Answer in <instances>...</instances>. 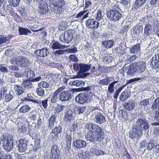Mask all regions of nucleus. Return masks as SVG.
I'll use <instances>...</instances> for the list:
<instances>
[{
  "label": "nucleus",
  "mask_w": 159,
  "mask_h": 159,
  "mask_svg": "<svg viewBox=\"0 0 159 159\" xmlns=\"http://www.w3.org/2000/svg\"><path fill=\"white\" fill-rule=\"evenodd\" d=\"M27 130V127L25 125H23L19 129V131L22 133H24L26 132Z\"/></svg>",
  "instance_id": "69168bd1"
},
{
  "label": "nucleus",
  "mask_w": 159,
  "mask_h": 159,
  "mask_svg": "<svg viewBox=\"0 0 159 159\" xmlns=\"http://www.w3.org/2000/svg\"><path fill=\"white\" fill-rule=\"evenodd\" d=\"M9 70L11 71H17L19 70V68L18 66L16 65H11L8 67Z\"/></svg>",
  "instance_id": "864d4df0"
},
{
  "label": "nucleus",
  "mask_w": 159,
  "mask_h": 159,
  "mask_svg": "<svg viewBox=\"0 0 159 159\" xmlns=\"http://www.w3.org/2000/svg\"><path fill=\"white\" fill-rule=\"evenodd\" d=\"M52 155L58 154L59 153V150L58 149V148L56 145H54L53 146L51 150Z\"/></svg>",
  "instance_id": "09e8293b"
},
{
  "label": "nucleus",
  "mask_w": 159,
  "mask_h": 159,
  "mask_svg": "<svg viewBox=\"0 0 159 159\" xmlns=\"http://www.w3.org/2000/svg\"><path fill=\"white\" fill-rule=\"evenodd\" d=\"M29 62L27 58L24 57H20L16 60V65L20 67H24L28 66Z\"/></svg>",
  "instance_id": "9d476101"
},
{
  "label": "nucleus",
  "mask_w": 159,
  "mask_h": 159,
  "mask_svg": "<svg viewBox=\"0 0 159 159\" xmlns=\"http://www.w3.org/2000/svg\"><path fill=\"white\" fill-rule=\"evenodd\" d=\"M137 57L138 56L135 55L130 56L128 58V61L129 62H132L135 60Z\"/></svg>",
  "instance_id": "338daca9"
},
{
  "label": "nucleus",
  "mask_w": 159,
  "mask_h": 159,
  "mask_svg": "<svg viewBox=\"0 0 159 159\" xmlns=\"http://www.w3.org/2000/svg\"><path fill=\"white\" fill-rule=\"evenodd\" d=\"M69 84L70 85L77 87H82L84 86L85 83L84 81L82 80H76L70 81Z\"/></svg>",
  "instance_id": "b1692460"
},
{
  "label": "nucleus",
  "mask_w": 159,
  "mask_h": 159,
  "mask_svg": "<svg viewBox=\"0 0 159 159\" xmlns=\"http://www.w3.org/2000/svg\"><path fill=\"white\" fill-rule=\"evenodd\" d=\"M50 2L52 5H57V3H60V6L64 5L65 2L64 0H49Z\"/></svg>",
  "instance_id": "ea45409f"
},
{
  "label": "nucleus",
  "mask_w": 159,
  "mask_h": 159,
  "mask_svg": "<svg viewBox=\"0 0 159 159\" xmlns=\"http://www.w3.org/2000/svg\"><path fill=\"white\" fill-rule=\"evenodd\" d=\"M25 73L29 79L34 78L35 76L34 71L30 69H27L25 70Z\"/></svg>",
  "instance_id": "c9c22d12"
},
{
  "label": "nucleus",
  "mask_w": 159,
  "mask_h": 159,
  "mask_svg": "<svg viewBox=\"0 0 159 159\" xmlns=\"http://www.w3.org/2000/svg\"><path fill=\"white\" fill-rule=\"evenodd\" d=\"M75 33V31L74 29L68 30L65 32L64 35L60 36L59 39L63 43H69L72 41Z\"/></svg>",
  "instance_id": "f03ea898"
},
{
  "label": "nucleus",
  "mask_w": 159,
  "mask_h": 159,
  "mask_svg": "<svg viewBox=\"0 0 159 159\" xmlns=\"http://www.w3.org/2000/svg\"><path fill=\"white\" fill-rule=\"evenodd\" d=\"M66 141L67 146L70 147L71 144V136L69 135H67V137L66 138Z\"/></svg>",
  "instance_id": "13d9d810"
},
{
  "label": "nucleus",
  "mask_w": 159,
  "mask_h": 159,
  "mask_svg": "<svg viewBox=\"0 0 159 159\" xmlns=\"http://www.w3.org/2000/svg\"><path fill=\"white\" fill-rule=\"evenodd\" d=\"M152 32V28L150 24H147L145 26L144 29V36L145 37L148 36L151 34Z\"/></svg>",
  "instance_id": "a878e982"
},
{
  "label": "nucleus",
  "mask_w": 159,
  "mask_h": 159,
  "mask_svg": "<svg viewBox=\"0 0 159 159\" xmlns=\"http://www.w3.org/2000/svg\"><path fill=\"white\" fill-rule=\"evenodd\" d=\"M10 93L11 92H9V93L8 94H7V93H6L4 100L7 102L10 101L13 98V95H11Z\"/></svg>",
  "instance_id": "bf43d9fd"
},
{
  "label": "nucleus",
  "mask_w": 159,
  "mask_h": 159,
  "mask_svg": "<svg viewBox=\"0 0 159 159\" xmlns=\"http://www.w3.org/2000/svg\"><path fill=\"white\" fill-rule=\"evenodd\" d=\"M118 82V81H114L109 85L108 88V90L110 93H111L114 91V85Z\"/></svg>",
  "instance_id": "4c0bfd02"
},
{
  "label": "nucleus",
  "mask_w": 159,
  "mask_h": 159,
  "mask_svg": "<svg viewBox=\"0 0 159 159\" xmlns=\"http://www.w3.org/2000/svg\"><path fill=\"white\" fill-rule=\"evenodd\" d=\"M58 94L54 93L53 94L51 98V102L52 103H55L57 102L58 100Z\"/></svg>",
  "instance_id": "6e6d98bb"
},
{
  "label": "nucleus",
  "mask_w": 159,
  "mask_h": 159,
  "mask_svg": "<svg viewBox=\"0 0 159 159\" xmlns=\"http://www.w3.org/2000/svg\"><path fill=\"white\" fill-rule=\"evenodd\" d=\"M107 16L111 20L116 21L121 17V14L120 12L109 10L107 13Z\"/></svg>",
  "instance_id": "423d86ee"
},
{
  "label": "nucleus",
  "mask_w": 159,
  "mask_h": 159,
  "mask_svg": "<svg viewBox=\"0 0 159 159\" xmlns=\"http://www.w3.org/2000/svg\"><path fill=\"white\" fill-rule=\"evenodd\" d=\"M101 127L99 125L93 123H88L85 125V129L91 131L94 134L100 129Z\"/></svg>",
  "instance_id": "9b49d317"
},
{
  "label": "nucleus",
  "mask_w": 159,
  "mask_h": 159,
  "mask_svg": "<svg viewBox=\"0 0 159 159\" xmlns=\"http://www.w3.org/2000/svg\"><path fill=\"white\" fill-rule=\"evenodd\" d=\"M48 5L44 1H42L39 4L38 11L41 14L47 13L48 11Z\"/></svg>",
  "instance_id": "f8f14e48"
},
{
  "label": "nucleus",
  "mask_w": 159,
  "mask_h": 159,
  "mask_svg": "<svg viewBox=\"0 0 159 159\" xmlns=\"http://www.w3.org/2000/svg\"><path fill=\"white\" fill-rule=\"evenodd\" d=\"M134 126L142 133L143 129L145 131H148L149 123L148 121L144 118H138Z\"/></svg>",
  "instance_id": "7ed1b4c3"
},
{
  "label": "nucleus",
  "mask_w": 159,
  "mask_h": 159,
  "mask_svg": "<svg viewBox=\"0 0 159 159\" xmlns=\"http://www.w3.org/2000/svg\"><path fill=\"white\" fill-rule=\"evenodd\" d=\"M130 96V93L128 91L122 92L120 96V99L122 102H124L129 98Z\"/></svg>",
  "instance_id": "bb28decb"
},
{
  "label": "nucleus",
  "mask_w": 159,
  "mask_h": 159,
  "mask_svg": "<svg viewBox=\"0 0 159 159\" xmlns=\"http://www.w3.org/2000/svg\"><path fill=\"white\" fill-rule=\"evenodd\" d=\"M66 50H57L53 52V54L55 56H58L64 54Z\"/></svg>",
  "instance_id": "680f3d73"
},
{
  "label": "nucleus",
  "mask_w": 159,
  "mask_h": 159,
  "mask_svg": "<svg viewBox=\"0 0 159 159\" xmlns=\"http://www.w3.org/2000/svg\"><path fill=\"white\" fill-rule=\"evenodd\" d=\"M125 86V85H123L115 91L113 95V98L114 99H117L118 98L120 93Z\"/></svg>",
  "instance_id": "58836bf2"
},
{
  "label": "nucleus",
  "mask_w": 159,
  "mask_h": 159,
  "mask_svg": "<svg viewBox=\"0 0 159 159\" xmlns=\"http://www.w3.org/2000/svg\"><path fill=\"white\" fill-rule=\"evenodd\" d=\"M38 86H40L43 88L48 89L49 88V84L48 82L45 81H42L39 83Z\"/></svg>",
  "instance_id": "de8ad7c7"
},
{
  "label": "nucleus",
  "mask_w": 159,
  "mask_h": 159,
  "mask_svg": "<svg viewBox=\"0 0 159 159\" xmlns=\"http://www.w3.org/2000/svg\"><path fill=\"white\" fill-rule=\"evenodd\" d=\"M30 110V107L27 104H25L20 109L19 112L20 113H25L29 111Z\"/></svg>",
  "instance_id": "e433bc0d"
},
{
  "label": "nucleus",
  "mask_w": 159,
  "mask_h": 159,
  "mask_svg": "<svg viewBox=\"0 0 159 159\" xmlns=\"http://www.w3.org/2000/svg\"><path fill=\"white\" fill-rule=\"evenodd\" d=\"M38 86V88H37L36 90V92L38 95L40 96L43 97L44 95V90L41 86Z\"/></svg>",
  "instance_id": "c03bdc74"
},
{
  "label": "nucleus",
  "mask_w": 159,
  "mask_h": 159,
  "mask_svg": "<svg viewBox=\"0 0 159 159\" xmlns=\"http://www.w3.org/2000/svg\"><path fill=\"white\" fill-rule=\"evenodd\" d=\"M62 131V129L61 126L59 125L53 128L52 130V133L54 134L55 136H58L57 134L61 133Z\"/></svg>",
  "instance_id": "473e14b6"
},
{
  "label": "nucleus",
  "mask_w": 159,
  "mask_h": 159,
  "mask_svg": "<svg viewBox=\"0 0 159 159\" xmlns=\"http://www.w3.org/2000/svg\"><path fill=\"white\" fill-rule=\"evenodd\" d=\"M112 58L110 56H105L104 57L103 61L105 63H108L111 61Z\"/></svg>",
  "instance_id": "e2e57ef3"
},
{
  "label": "nucleus",
  "mask_w": 159,
  "mask_h": 159,
  "mask_svg": "<svg viewBox=\"0 0 159 159\" xmlns=\"http://www.w3.org/2000/svg\"><path fill=\"white\" fill-rule=\"evenodd\" d=\"M66 25L65 22H61L60 23L58 30L60 31H63L66 29Z\"/></svg>",
  "instance_id": "052dcab7"
},
{
  "label": "nucleus",
  "mask_w": 159,
  "mask_h": 159,
  "mask_svg": "<svg viewBox=\"0 0 159 159\" xmlns=\"http://www.w3.org/2000/svg\"><path fill=\"white\" fill-rule=\"evenodd\" d=\"M134 64L139 72H143L146 69V63L143 61L139 60L137 62H134Z\"/></svg>",
  "instance_id": "4468645a"
},
{
  "label": "nucleus",
  "mask_w": 159,
  "mask_h": 159,
  "mask_svg": "<svg viewBox=\"0 0 159 159\" xmlns=\"http://www.w3.org/2000/svg\"><path fill=\"white\" fill-rule=\"evenodd\" d=\"M94 121L98 124H102L106 121L105 116L102 113L98 112L94 118Z\"/></svg>",
  "instance_id": "2eb2a0df"
},
{
  "label": "nucleus",
  "mask_w": 159,
  "mask_h": 159,
  "mask_svg": "<svg viewBox=\"0 0 159 159\" xmlns=\"http://www.w3.org/2000/svg\"><path fill=\"white\" fill-rule=\"evenodd\" d=\"M7 92V89L5 88L2 87L0 89V96L2 100H4L5 95Z\"/></svg>",
  "instance_id": "37998d69"
},
{
  "label": "nucleus",
  "mask_w": 159,
  "mask_h": 159,
  "mask_svg": "<svg viewBox=\"0 0 159 159\" xmlns=\"http://www.w3.org/2000/svg\"><path fill=\"white\" fill-rule=\"evenodd\" d=\"M120 9L119 5L118 3H116L112 8L111 9H110V10L114 11L117 12H120Z\"/></svg>",
  "instance_id": "5fc2aeb1"
},
{
  "label": "nucleus",
  "mask_w": 159,
  "mask_h": 159,
  "mask_svg": "<svg viewBox=\"0 0 159 159\" xmlns=\"http://www.w3.org/2000/svg\"><path fill=\"white\" fill-rule=\"evenodd\" d=\"M142 132L134 126L132 130L129 132V136L132 139H133L137 136H141L142 135Z\"/></svg>",
  "instance_id": "ddd939ff"
},
{
  "label": "nucleus",
  "mask_w": 159,
  "mask_h": 159,
  "mask_svg": "<svg viewBox=\"0 0 159 159\" xmlns=\"http://www.w3.org/2000/svg\"><path fill=\"white\" fill-rule=\"evenodd\" d=\"M137 71V68L134 64H130L128 69L127 74L130 76L134 75L136 73Z\"/></svg>",
  "instance_id": "6ab92c4d"
},
{
  "label": "nucleus",
  "mask_w": 159,
  "mask_h": 159,
  "mask_svg": "<svg viewBox=\"0 0 159 159\" xmlns=\"http://www.w3.org/2000/svg\"><path fill=\"white\" fill-rule=\"evenodd\" d=\"M20 0H9V3L14 7H17L20 3Z\"/></svg>",
  "instance_id": "3c124183"
},
{
  "label": "nucleus",
  "mask_w": 159,
  "mask_h": 159,
  "mask_svg": "<svg viewBox=\"0 0 159 159\" xmlns=\"http://www.w3.org/2000/svg\"><path fill=\"white\" fill-rule=\"evenodd\" d=\"M40 49V57H44L47 56L49 53L48 50L47 48H42Z\"/></svg>",
  "instance_id": "a18cd8bd"
},
{
  "label": "nucleus",
  "mask_w": 159,
  "mask_h": 159,
  "mask_svg": "<svg viewBox=\"0 0 159 159\" xmlns=\"http://www.w3.org/2000/svg\"><path fill=\"white\" fill-rule=\"evenodd\" d=\"M147 0H136L133 6L132 9L137 10L141 7L147 1Z\"/></svg>",
  "instance_id": "5701e85b"
},
{
  "label": "nucleus",
  "mask_w": 159,
  "mask_h": 159,
  "mask_svg": "<svg viewBox=\"0 0 159 159\" xmlns=\"http://www.w3.org/2000/svg\"><path fill=\"white\" fill-rule=\"evenodd\" d=\"M64 110V120L67 122H70L76 116V114L74 110L66 108Z\"/></svg>",
  "instance_id": "39448f33"
},
{
  "label": "nucleus",
  "mask_w": 159,
  "mask_h": 159,
  "mask_svg": "<svg viewBox=\"0 0 159 159\" xmlns=\"http://www.w3.org/2000/svg\"><path fill=\"white\" fill-rule=\"evenodd\" d=\"M110 83V80L108 77L102 79L99 81V84L100 85H107Z\"/></svg>",
  "instance_id": "49530a36"
},
{
  "label": "nucleus",
  "mask_w": 159,
  "mask_h": 159,
  "mask_svg": "<svg viewBox=\"0 0 159 159\" xmlns=\"http://www.w3.org/2000/svg\"><path fill=\"white\" fill-rule=\"evenodd\" d=\"M114 41L113 40H108L103 41L102 44L104 48L108 49L112 47L113 45Z\"/></svg>",
  "instance_id": "cd10ccee"
},
{
  "label": "nucleus",
  "mask_w": 159,
  "mask_h": 159,
  "mask_svg": "<svg viewBox=\"0 0 159 159\" xmlns=\"http://www.w3.org/2000/svg\"><path fill=\"white\" fill-rule=\"evenodd\" d=\"M86 107L83 106H79L76 109L77 114L80 115L84 114V112L86 110Z\"/></svg>",
  "instance_id": "a19ab883"
},
{
  "label": "nucleus",
  "mask_w": 159,
  "mask_h": 159,
  "mask_svg": "<svg viewBox=\"0 0 159 159\" xmlns=\"http://www.w3.org/2000/svg\"><path fill=\"white\" fill-rule=\"evenodd\" d=\"M151 63L152 65H155L157 68H159V54L152 57Z\"/></svg>",
  "instance_id": "7c9ffc66"
},
{
  "label": "nucleus",
  "mask_w": 159,
  "mask_h": 159,
  "mask_svg": "<svg viewBox=\"0 0 159 159\" xmlns=\"http://www.w3.org/2000/svg\"><path fill=\"white\" fill-rule=\"evenodd\" d=\"M56 116L52 115L48 120V128L49 129H52L56 123Z\"/></svg>",
  "instance_id": "c756f323"
},
{
  "label": "nucleus",
  "mask_w": 159,
  "mask_h": 159,
  "mask_svg": "<svg viewBox=\"0 0 159 159\" xmlns=\"http://www.w3.org/2000/svg\"><path fill=\"white\" fill-rule=\"evenodd\" d=\"M64 107L65 108V106L63 105H58L56 108L57 112H60L64 109Z\"/></svg>",
  "instance_id": "0e129e2a"
},
{
  "label": "nucleus",
  "mask_w": 159,
  "mask_h": 159,
  "mask_svg": "<svg viewBox=\"0 0 159 159\" xmlns=\"http://www.w3.org/2000/svg\"><path fill=\"white\" fill-rule=\"evenodd\" d=\"M8 40V37L3 36H0V45L6 43Z\"/></svg>",
  "instance_id": "4d7b16f0"
},
{
  "label": "nucleus",
  "mask_w": 159,
  "mask_h": 159,
  "mask_svg": "<svg viewBox=\"0 0 159 159\" xmlns=\"http://www.w3.org/2000/svg\"><path fill=\"white\" fill-rule=\"evenodd\" d=\"M123 106L127 111H130L135 107V102L132 101H130L128 102H125L123 104Z\"/></svg>",
  "instance_id": "4be33fe9"
},
{
  "label": "nucleus",
  "mask_w": 159,
  "mask_h": 159,
  "mask_svg": "<svg viewBox=\"0 0 159 159\" xmlns=\"http://www.w3.org/2000/svg\"><path fill=\"white\" fill-rule=\"evenodd\" d=\"M73 95L71 91L66 90L62 91L59 95V100L62 102L69 101L71 100Z\"/></svg>",
  "instance_id": "20e7f679"
},
{
  "label": "nucleus",
  "mask_w": 159,
  "mask_h": 159,
  "mask_svg": "<svg viewBox=\"0 0 159 159\" xmlns=\"http://www.w3.org/2000/svg\"><path fill=\"white\" fill-rule=\"evenodd\" d=\"M75 100L79 103L83 104L89 102V97L85 93H81L76 97Z\"/></svg>",
  "instance_id": "0eeeda50"
},
{
  "label": "nucleus",
  "mask_w": 159,
  "mask_h": 159,
  "mask_svg": "<svg viewBox=\"0 0 159 159\" xmlns=\"http://www.w3.org/2000/svg\"><path fill=\"white\" fill-rule=\"evenodd\" d=\"M85 139L87 141L92 142H99L95 134L90 131L85 134Z\"/></svg>",
  "instance_id": "dca6fc26"
},
{
  "label": "nucleus",
  "mask_w": 159,
  "mask_h": 159,
  "mask_svg": "<svg viewBox=\"0 0 159 159\" xmlns=\"http://www.w3.org/2000/svg\"><path fill=\"white\" fill-rule=\"evenodd\" d=\"M10 75L16 78H20L22 77V75L19 72L11 71Z\"/></svg>",
  "instance_id": "8fccbe9b"
},
{
  "label": "nucleus",
  "mask_w": 159,
  "mask_h": 159,
  "mask_svg": "<svg viewBox=\"0 0 159 159\" xmlns=\"http://www.w3.org/2000/svg\"><path fill=\"white\" fill-rule=\"evenodd\" d=\"M31 80H26L23 82L21 84L22 86L25 88L29 89L33 87V84L32 83Z\"/></svg>",
  "instance_id": "f704fd0d"
},
{
  "label": "nucleus",
  "mask_w": 159,
  "mask_h": 159,
  "mask_svg": "<svg viewBox=\"0 0 159 159\" xmlns=\"http://www.w3.org/2000/svg\"><path fill=\"white\" fill-rule=\"evenodd\" d=\"M53 5V7L51 8L52 11L57 14L60 13L62 11V7L64 5L61 6L59 3H57V5Z\"/></svg>",
  "instance_id": "c85d7f7f"
},
{
  "label": "nucleus",
  "mask_w": 159,
  "mask_h": 159,
  "mask_svg": "<svg viewBox=\"0 0 159 159\" xmlns=\"http://www.w3.org/2000/svg\"><path fill=\"white\" fill-rule=\"evenodd\" d=\"M85 24L87 28L92 30L97 29L99 26V23L93 19H89L86 20Z\"/></svg>",
  "instance_id": "1a4fd4ad"
},
{
  "label": "nucleus",
  "mask_w": 159,
  "mask_h": 159,
  "mask_svg": "<svg viewBox=\"0 0 159 159\" xmlns=\"http://www.w3.org/2000/svg\"><path fill=\"white\" fill-rule=\"evenodd\" d=\"M27 140L25 139H21L16 141L17 147L19 151L25 152L27 149Z\"/></svg>",
  "instance_id": "6e6552de"
},
{
  "label": "nucleus",
  "mask_w": 159,
  "mask_h": 159,
  "mask_svg": "<svg viewBox=\"0 0 159 159\" xmlns=\"http://www.w3.org/2000/svg\"><path fill=\"white\" fill-rule=\"evenodd\" d=\"M103 16H102V12L100 10H99L96 14V19L97 21H100L102 19Z\"/></svg>",
  "instance_id": "603ef678"
},
{
  "label": "nucleus",
  "mask_w": 159,
  "mask_h": 159,
  "mask_svg": "<svg viewBox=\"0 0 159 159\" xmlns=\"http://www.w3.org/2000/svg\"><path fill=\"white\" fill-rule=\"evenodd\" d=\"M19 33L20 35H27L28 34H30L31 32L28 29L20 27L19 28Z\"/></svg>",
  "instance_id": "72a5a7b5"
},
{
  "label": "nucleus",
  "mask_w": 159,
  "mask_h": 159,
  "mask_svg": "<svg viewBox=\"0 0 159 159\" xmlns=\"http://www.w3.org/2000/svg\"><path fill=\"white\" fill-rule=\"evenodd\" d=\"M73 145L77 148H84L86 146V142L82 139H77L73 142Z\"/></svg>",
  "instance_id": "a211bd4d"
},
{
  "label": "nucleus",
  "mask_w": 159,
  "mask_h": 159,
  "mask_svg": "<svg viewBox=\"0 0 159 159\" xmlns=\"http://www.w3.org/2000/svg\"><path fill=\"white\" fill-rule=\"evenodd\" d=\"M129 52L131 54H135L138 53L140 50V44H137L129 48Z\"/></svg>",
  "instance_id": "412c9836"
},
{
  "label": "nucleus",
  "mask_w": 159,
  "mask_h": 159,
  "mask_svg": "<svg viewBox=\"0 0 159 159\" xmlns=\"http://www.w3.org/2000/svg\"><path fill=\"white\" fill-rule=\"evenodd\" d=\"M14 89L16 93V94L18 96L23 94L25 92V90L24 88L18 85H14Z\"/></svg>",
  "instance_id": "393cba45"
},
{
  "label": "nucleus",
  "mask_w": 159,
  "mask_h": 159,
  "mask_svg": "<svg viewBox=\"0 0 159 159\" xmlns=\"http://www.w3.org/2000/svg\"><path fill=\"white\" fill-rule=\"evenodd\" d=\"M149 100L148 99H144L140 102V105L142 108H145L149 104Z\"/></svg>",
  "instance_id": "79ce46f5"
},
{
  "label": "nucleus",
  "mask_w": 159,
  "mask_h": 159,
  "mask_svg": "<svg viewBox=\"0 0 159 159\" xmlns=\"http://www.w3.org/2000/svg\"><path fill=\"white\" fill-rule=\"evenodd\" d=\"M66 47L64 45H63L57 42L53 43L52 46V48L53 49H64Z\"/></svg>",
  "instance_id": "2f4dec72"
},
{
  "label": "nucleus",
  "mask_w": 159,
  "mask_h": 159,
  "mask_svg": "<svg viewBox=\"0 0 159 159\" xmlns=\"http://www.w3.org/2000/svg\"><path fill=\"white\" fill-rule=\"evenodd\" d=\"M142 79L141 78H137L133 79H131L127 81V84H130L133 82L137 81H138L141 80Z\"/></svg>",
  "instance_id": "774afa93"
},
{
  "label": "nucleus",
  "mask_w": 159,
  "mask_h": 159,
  "mask_svg": "<svg viewBox=\"0 0 159 159\" xmlns=\"http://www.w3.org/2000/svg\"><path fill=\"white\" fill-rule=\"evenodd\" d=\"M99 142L102 141L105 137V133L101 127L95 134Z\"/></svg>",
  "instance_id": "aec40b11"
},
{
  "label": "nucleus",
  "mask_w": 159,
  "mask_h": 159,
  "mask_svg": "<svg viewBox=\"0 0 159 159\" xmlns=\"http://www.w3.org/2000/svg\"><path fill=\"white\" fill-rule=\"evenodd\" d=\"M78 67L80 70L79 73H82L89 71L91 67V65L81 63L79 65Z\"/></svg>",
  "instance_id": "f3484780"
},
{
  "label": "nucleus",
  "mask_w": 159,
  "mask_h": 159,
  "mask_svg": "<svg viewBox=\"0 0 159 159\" xmlns=\"http://www.w3.org/2000/svg\"><path fill=\"white\" fill-rule=\"evenodd\" d=\"M13 136L11 134L7 133L3 134L2 141L3 143L4 148L7 151H10L13 148Z\"/></svg>",
  "instance_id": "f257e3e1"
}]
</instances>
